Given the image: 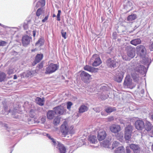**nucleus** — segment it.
I'll return each instance as SVG.
<instances>
[{
    "mask_svg": "<svg viewBox=\"0 0 153 153\" xmlns=\"http://www.w3.org/2000/svg\"><path fill=\"white\" fill-rule=\"evenodd\" d=\"M105 131L103 129H100L98 132L97 139L99 141L104 140L106 137Z\"/></svg>",
    "mask_w": 153,
    "mask_h": 153,
    "instance_id": "14",
    "label": "nucleus"
},
{
    "mask_svg": "<svg viewBox=\"0 0 153 153\" xmlns=\"http://www.w3.org/2000/svg\"><path fill=\"white\" fill-rule=\"evenodd\" d=\"M80 76L82 80L85 82L89 80L91 76V75L84 71L81 72Z\"/></svg>",
    "mask_w": 153,
    "mask_h": 153,
    "instance_id": "13",
    "label": "nucleus"
},
{
    "mask_svg": "<svg viewBox=\"0 0 153 153\" xmlns=\"http://www.w3.org/2000/svg\"><path fill=\"white\" fill-rule=\"evenodd\" d=\"M140 63L138 64L136 67L134 69L135 71L142 74H145L147 71L148 68L147 67V64H145L143 60H141Z\"/></svg>",
    "mask_w": 153,
    "mask_h": 153,
    "instance_id": "3",
    "label": "nucleus"
},
{
    "mask_svg": "<svg viewBox=\"0 0 153 153\" xmlns=\"http://www.w3.org/2000/svg\"><path fill=\"white\" fill-rule=\"evenodd\" d=\"M0 25L3 27H4V25L0 23Z\"/></svg>",
    "mask_w": 153,
    "mask_h": 153,
    "instance_id": "59",
    "label": "nucleus"
},
{
    "mask_svg": "<svg viewBox=\"0 0 153 153\" xmlns=\"http://www.w3.org/2000/svg\"><path fill=\"white\" fill-rule=\"evenodd\" d=\"M44 12V10L42 8H39L37 10L36 14L37 16L39 17Z\"/></svg>",
    "mask_w": 153,
    "mask_h": 153,
    "instance_id": "33",
    "label": "nucleus"
},
{
    "mask_svg": "<svg viewBox=\"0 0 153 153\" xmlns=\"http://www.w3.org/2000/svg\"><path fill=\"white\" fill-rule=\"evenodd\" d=\"M117 33L116 32H113L112 34V37L114 39H116L117 37Z\"/></svg>",
    "mask_w": 153,
    "mask_h": 153,
    "instance_id": "47",
    "label": "nucleus"
},
{
    "mask_svg": "<svg viewBox=\"0 0 153 153\" xmlns=\"http://www.w3.org/2000/svg\"><path fill=\"white\" fill-rule=\"evenodd\" d=\"M41 120L42 121V123H44L46 121V117H42L41 119Z\"/></svg>",
    "mask_w": 153,
    "mask_h": 153,
    "instance_id": "49",
    "label": "nucleus"
},
{
    "mask_svg": "<svg viewBox=\"0 0 153 153\" xmlns=\"http://www.w3.org/2000/svg\"><path fill=\"white\" fill-rule=\"evenodd\" d=\"M115 153H125L124 149L123 146H120L117 148L115 150Z\"/></svg>",
    "mask_w": 153,
    "mask_h": 153,
    "instance_id": "31",
    "label": "nucleus"
},
{
    "mask_svg": "<svg viewBox=\"0 0 153 153\" xmlns=\"http://www.w3.org/2000/svg\"><path fill=\"white\" fill-rule=\"evenodd\" d=\"M61 34L62 37L65 39H66V32L62 30L61 32Z\"/></svg>",
    "mask_w": 153,
    "mask_h": 153,
    "instance_id": "43",
    "label": "nucleus"
},
{
    "mask_svg": "<svg viewBox=\"0 0 153 153\" xmlns=\"http://www.w3.org/2000/svg\"><path fill=\"white\" fill-rule=\"evenodd\" d=\"M58 66L53 63H51L46 68L45 73L46 74H50L55 72L58 69Z\"/></svg>",
    "mask_w": 153,
    "mask_h": 153,
    "instance_id": "5",
    "label": "nucleus"
},
{
    "mask_svg": "<svg viewBox=\"0 0 153 153\" xmlns=\"http://www.w3.org/2000/svg\"><path fill=\"white\" fill-rule=\"evenodd\" d=\"M138 51L140 55V60H143L145 64H147V67L148 68L151 63V59L149 62V59L147 57H146V49L145 47L143 45H139L137 47Z\"/></svg>",
    "mask_w": 153,
    "mask_h": 153,
    "instance_id": "1",
    "label": "nucleus"
},
{
    "mask_svg": "<svg viewBox=\"0 0 153 153\" xmlns=\"http://www.w3.org/2000/svg\"><path fill=\"white\" fill-rule=\"evenodd\" d=\"M31 39V38L27 35L23 36L22 39L23 45L24 46H27L29 44Z\"/></svg>",
    "mask_w": 153,
    "mask_h": 153,
    "instance_id": "16",
    "label": "nucleus"
},
{
    "mask_svg": "<svg viewBox=\"0 0 153 153\" xmlns=\"http://www.w3.org/2000/svg\"><path fill=\"white\" fill-rule=\"evenodd\" d=\"M125 8L129 12L133 9L134 6L131 2L128 1L127 3Z\"/></svg>",
    "mask_w": 153,
    "mask_h": 153,
    "instance_id": "23",
    "label": "nucleus"
},
{
    "mask_svg": "<svg viewBox=\"0 0 153 153\" xmlns=\"http://www.w3.org/2000/svg\"><path fill=\"white\" fill-rule=\"evenodd\" d=\"M130 148L133 150L134 153H139L140 151V147L138 145L131 144L130 145Z\"/></svg>",
    "mask_w": 153,
    "mask_h": 153,
    "instance_id": "19",
    "label": "nucleus"
},
{
    "mask_svg": "<svg viewBox=\"0 0 153 153\" xmlns=\"http://www.w3.org/2000/svg\"><path fill=\"white\" fill-rule=\"evenodd\" d=\"M119 145V143L117 141H114L113 142L112 145V149H113L114 148L117 147Z\"/></svg>",
    "mask_w": 153,
    "mask_h": 153,
    "instance_id": "39",
    "label": "nucleus"
},
{
    "mask_svg": "<svg viewBox=\"0 0 153 153\" xmlns=\"http://www.w3.org/2000/svg\"><path fill=\"white\" fill-rule=\"evenodd\" d=\"M4 111H5L7 112H8L7 107L6 106H4Z\"/></svg>",
    "mask_w": 153,
    "mask_h": 153,
    "instance_id": "51",
    "label": "nucleus"
},
{
    "mask_svg": "<svg viewBox=\"0 0 153 153\" xmlns=\"http://www.w3.org/2000/svg\"><path fill=\"white\" fill-rule=\"evenodd\" d=\"M128 56L131 58H133L135 54V49L131 45L127 46L126 48Z\"/></svg>",
    "mask_w": 153,
    "mask_h": 153,
    "instance_id": "9",
    "label": "nucleus"
},
{
    "mask_svg": "<svg viewBox=\"0 0 153 153\" xmlns=\"http://www.w3.org/2000/svg\"><path fill=\"white\" fill-rule=\"evenodd\" d=\"M56 114L55 111H49L47 113V118L49 119H53L54 117L56 116Z\"/></svg>",
    "mask_w": 153,
    "mask_h": 153,
    "instance_id": "21",
    "label": "nucleus"
},
{
    "mask_svg": "<svg viewBox=\"0 0 153 153\" xmlns=\"http://www.w3.org/2000/svg\"><path fill=\"white\" fill-rule=\"evenodd\" d=\"M137 18V15L135 14H132L129 15L127 18V20L129 22H131Z\"/></svg>",
    "mask_w": 153,
    "mask_h": 153,
    "instance_id": "30",
    "label": "nucleus"
},
{
    "mask_svg": "<svg viewBox=\"0 0 153 153\" xmlns=\"http://www.w3.org/2000/svg\"><path fill=\"white\" fill-rule=\"evenodd\" d=\"M64 104L58 106L54 108L53 109L55 111L56 114L61 115L63 114L65 111L64 107Z\"/></svg>",
    "mask_w": 153,
    "mask_h": 153,
    "instance_id": "12",
    "label": "nucleus"
},
{
    "mask_svg": "<svg viewBox=\"0 0 153 153\" xmlns=\"http://www.w3.org/2000/svg\"><path fill=\"white\" fill-rule=\"evenodd\" d=\"M91 62H92V65L94 67L98 66L102 63L100 57L97 54H94L93 55L91 58Z\"/></svg>",
    "mask_w": 153,
    "mask_h": 153,
    "instance_id": "6",
    "label": "nucleus"
},
{
    "mask_svg": "<svg viewBox=\"0 0 153 153\" xmlns=\"http://www.w3.org/2000/svg\"><path fill=\"white\" fill-rule=\"evenodd\" d=\"M56 16L55 14H53V17H55Z\"/></svg>",
    "mask_w": 153,
    "mask_h": 153,
    "instance_id": "60",
    "label": "nucleus"
},
{
    "mask_svg": "<svg viewBox=\"0 0 153 153\" xmlns=\"http://www.w3.org/2000/svg\"><path fill=\"white\" fill-rule=\"evenodd\" d=\"M40 4H41V6L42 7L45 4V2L43 0H42L41 1H39L37 3L36 6L37 7H38L37 5Z\"/></svg>",
    "mask_w": 153,
    "mask_h": 153,
    "instance_id": "36",
    "label": "nucleus"
},
{
    "mask_svg": "<svg viewBox=\"0 0 153 153\" xmlns=\"http://www.w3.org/2000/svg\"><path fill=\"white\" fill-rule=\"evenodd\" d=\"M116 110L115 107H108L105 109V110L107 113H111Z\"/></svg>",
    "mask_w": 153,
    "mask_h": 153,
    "instance_id": "34",
    "label": "nucleus"
},
{
    "mask_svg": "<svg viewBox=\"0 0 153 153\" xmlns=\"http://www.w3.org/2000/svg\"><path fill=\"white\" fill-rule=\"evenodd\" d=\"M47 134H48L49 135V136L51 137L50 135L48 134H46V133H44L43 135L44 136H46L49 138V137L47 136Z\"/></svg>",
    "mask_w": 153,
    "mask_h": 153,
    "instance_id": "55",
    "label": "nucleus"
},
{
    "mask_svg": "<svg viewBox=\"0 0 153 153\" xmlns=\"http://www.w3.org/2000/svg\"><path fill=\"white\" fill-rule=\"evenodd\" d=\"M141 41L139 38H137L132 40L130 42V43L132 45L135 46L140 44L141 43Z\"/></svg>",
    "mask_w": 153,
    "mask_h": 153,
    "instance_id": "27",
    "label": "nucleus"
},
{
    "mask_svg": "<svg viewBox=\"0 0 153 153\" xmlns=\"http://www.w3.org/2000/svg\"><path fill=\"white\" fill-rule=\"evenodd\" d=\"M61 131L62 133L63 137H66L67 135H71L74 133L73 130H68L67 126L65 124H63L61 127Z\"/></svg>",
    "mask_w": 153,
    "mask_h": 153,
    "instance_id": "4",
    "label": "nucleus"
},
{
    "mask_svg": "<svg viewBox=\"0 0 153 153\" xmlns=\"http://www.w3.org/2000/svg\"><path fill=\"white\" fill-rule=\"evenodd\" d=\"M115 72L116 74L114 77V80L118 82H121L124 73L120 70H116Z\"/></svg>",
    "mask_w": 153,
    "mask_h": 153,
    "instance_id": "8",
    "label": "nucleus"
},
{
    "mask_svg": "<svg viewBox=\"0 0 153 153\" xmlns=\"http://www.w3.org/2000/svg\"><path fill=\"white\" fill-rule=\"evenodd\" d=\"M135 126L136 128L138 130H141L144 128V122L141 120H138L135 122Z\"/></svg>",
    "mask_w": 153,
    "mask_h": 153,
    "instance_id": "15",
    "label": "nucleus"
},
{
    "mask_svg": "<svg viewBox=\"0 0 153 153\" xmlns=\"http://www.w3.org/2000/svg\"><path fill=\"white\" fill-rule=\"evenodd\" d=\"M131 75L134 81L137 83H138L140 79L138 75L136 73H132Z\"/></svg>",
    "mask_w": 153,
    "mask_h": 153,
    "instance_id": "25",
    "label": "nucleus"
},
{
    "mask_svg": "<svg viewBox=\"0 0 153 153\" xmlns=\"http://www.w3.org/2000/svg\"><path fill=\"white\" fill-rule=\"evenodd\" d=\"M149 48L151 51H153V42L150 45Z\"/></svg>",
    "mask_w": 153,
    "mask_h": 153,
    "instance_id": "50",
    "label": "nucleus"
},
{
    "mask_svg": "<svg viewBox=\"0 0 153 153\" xmlns=\"http://www.w3.org/2000/svg\"><path fill=\"white\" fill-rule=\"evenodd\" d=\"M60 122V119L58 117L56 118L53 120V123L55 125L59 124Z\"/></svg>",
    "mask_w": 153,
    "mask_h": 153,
    "instance_id": "38",
    "label": "nucleus"
},
{
    "mask_svg": "<svg viewBox=\"0 0 153 153\" xmlns=\"http://www.w3.org/2000/svg\"><path fill=\"white\" fill-rule=\"evenodd\" d=\"M120 127L119 125L113 124L110 127V131L112 132L116 133L118 132L120 130Z\"/></svg>",
    "mask_w": 153,
    "mask_h": 153,
    "instance_id": "17",
    "label": "nucleus"
},
{
    "mask_svg": "<svg viewBox=\"0 0 153 153\" xmlns=\"http://www.w3.org/2000/svg\"><path fill=\"white\" fill-rule=\"evenodd\" d=\"M93 109L97 112H99L101 110V108L99 107L94 108Z\"/></svg>",
    "mask_w": 153,
    "mask_h": 153,
    "instance_id": "45",
    "label": "nucleus"
},
{
    "mask_svg": "<svg viewBox=\"0 0 153 153\" xmlns=\"http://www.w3.org/2000/svg\"><path fill=\"white\" fill-rule=\"evenodd\" d=\"M61 11L60 10H58V13L57 15V20L58 21L60 20V16Z\"/></svg>",
    "mask_w": 153,
    "mask_h": 153,
    "instance_id": "41",
    "label": "nucleus"
},
{
    "mask_svg": "<svg viewBox=\"0 0 153 153\" xmlns=\"http://www.w3.org/2000/svg\"><path fill=\"white\" fill-rule=\"evenodd\" d=\"M47 136L49 137V139L51 141V142H52V144L53 145L54 147L58 149L60 153H66V149L63 144L58 141H56L53 138L51 137L48 134H47Z\"/></svg>",
    "mask_w": 153,
    "mask_h": 153,
    "instance_id": "2",
    "label": "nucleus"
},
{
    "mask_svg": "<svg viewBox=\"0 0 153 153\" xmlns=\"http://www.w3.org/2000/svg\"><path fill=\"white\" fill-rule=\"evenodd\" d=\"M43 55L42 54H37L35 60L33 62L35 64L39 62L42 59Z\"/></svg>",
    "mask_w": 153,
    "mask_h": 153,
    "instance_id": "26",
    "label": "nucleus"
},
{
    "mask_svg": "<svg viewBox=\"0 0 153 153\" xmlns=\"http://www.w3.org/2000/svg\"><path fill=\"white\" fill-rule=\"evenodd\" d=\"M88 140L91 143L93 144H95L97 142V137L94 135H90L89 137Z\"/></svg>",
    "mask_w": 153,
    "mask_h": 153,
    "instance_id": "22",
    "label": "nucleus"
},
{
    "mask_svg": "<svg viewBox=\"0 0 153 153\" xmlns=\"http://www.w3.org/2000/svg\"><path fill=\"white\" fill-rule=\"evenodd\" d=\"M133 128L132 126L130 124L127 126L125 131V138L126 140H130Z\"/></svg>",
    "mask_w": 153,
    "mask_h": 153,
    "instance_id": "7",
    "label": "nucleus"
},
{
    "mask_svg": "<svg viewBox=\"0 0 153 153\" xmlns=\"http://www.w3.org/2000/svg\"><path fill=\"white\" fill-rule=\"evenodd\" d=\"M144 93V90L143 89H142L140 91V93L142 94H143Z\"/></svg>",
    "mask_w": 153,
    "mask_h": 153,
    "instance_id": "53",
    "label": "nucleus"
},
{
    "mask_svg": "<svg viewBox=\"0 0 153 153\" xmlns=\"http://www.w3.org/2000/svg\"><path fill=\"white\" fill-rule=\"evenodd\" d=\"M3 126H4L5 127L7 128V125L6 124H4Z\"/></svg>",
    "mask_w": 153,
    "mask_h": 153,
    "instance_id": "58",
    "label": "nucleus"
},
{
    "mask_svg": "<svg viewBox=\"0 0 153 153\" xmlns=\"http://www.w3.org/2000/svg\"><path fill=\"white\" fill-rule=\"evenodd\" d=\"M73 105V103L71 102H68L67 103V108L70 110L71 108V106Z\"/></svg>",
    "mask_w": 153,
    "mask_h": 153,
    "instance_id": "37",
    "label": "nucleus"
},
{
    "mask_svg": "<svg viewBox=\"0 0 153 153\" xmlns=\"http://www.w3.org/2000/svg\"><path fill=\"white\" fill-rule=\"evenodd\" d=\"M152 133H153V131H152Z\"/></svg>",
    "mask_w": 153,
    "mask_h": 153,
    "instance_id": "64",
    "label": "nucleus"
},
{
    "mask_svg": "<svg viewBox=\"0 0 153 153\" xmlns=\"http://www.w3.org/2000/svg\"><path fill=\"white\" fill-rule=\"evenodd\" d=\"M48 15L47 16H46L44 19L42 20V22H46L47 20L48 19Z\"/></svg>",
    "mask_w": 153,
    "mask_h": 153,
    "instance_id": "46",
    "label": "nucleus"
},
{
    "mask_svg": "<svg viewBox=\"0 0 153 153\" xmlns=\"http://www.w3.org/2000/svg\"><path fill=\"white\" fill-rule=\"evenodd\" d=\"M124 85L125 87L132 89L136 85L132 83V80L128 77H126L125 79Z\"/></svg>",
    "mask_w": 153,
    "mask_h": 153,
    "instance_id": "11",
    "label": "nucleus"
},
{
    "mask_svg": "<svg viewBox=\"0 0 153 153\" xmlns=\"http://www.w3.org/2000/svg\"><path fill=\"white\" fill-rule=\"evenodd\" d=\"M106 65L108 67L113 69L118 66V63L113 59H109L106 61Z\"/></svg>",
    "mask_w": 153,
    "mask_h": 153,
    "instance_id": "10",
    "label": "nucleus"
},
{
    "mask_svg": "<svg viewBox=\"0 0 153 153\" xmlns=\"http://www.w3.org/2000/svg\"><path fill=\"white\" fill-rule=\"evenodd\" d=\"M84 69L91 73H96L98 71L99 69L97 68L86 65L84 67Z\"/></svg>",
    "mask_w": 153,
    "mask_h": 153,
    "instance_id": "18",
    "label": "nucleus"
},
{
    "mask_svg": "<svg viewBox=\"0 0 153 153\" xmlns=\"http://www.w3.org/2000/svg\"><path fill=\"white\" fill-rule=\"evenodd\" d=\"M123 58V59H125L126 60H127L128 59V58H126V56L123 55L122 56Z\"/></svg>",
    "mask_w": 153,
    "mask_h": 153,
    "instance_id": "52",
    "label": "nucleus"
},
{
    "mask_svg": "<svg viewBox=\"0 0 153 153\" xmlns=\"http://www.w3.org/2000/svg\"><path fill=\"white\" fill-rule=\"evenodd\" d=\"M69 137V136H67V137Z\"/></svg>",
    "mask_w": 153,
    "mask_h": 153,
    "instance_id": "63",
    "label": "nucleus"
},
{
    "mask_svg": "<svg viewBox=\"0 0 153 153\" xmlns=\"http://www.w3.org/2000/svg\"><path fill=\"white\" fill-rule=\"evenodd\" d=\"M126 153H132L130 151L129 147H127L126 149Z\"/></svg>",
    "mask_w": 153,
    "mask_h": 153,
    "instance_id": "48",
    "label": "nucleus"
},
{
    "mask_svg": "<svg viewBox=\"0 0 153 153\" xmlns=\"http://www.w3.org/2000/svg\"><path fill=\"white\" fill-rule=\"evenodd\" d=\"M88 109V107L84 105H81L79 109V112L81 113L86 111Z\"/></svg>",
    "mask_w": 153,
    "mask_h": 153,
    "instance_id": "28",
    "label": "nucleus"
},
{
    "mask_svg": "<svg viewBox=\"0 0 153 153\" xmlns=\"http://www.w3.org/2000/svg\"><path fill=\"white\" fill-rule=\"evenodd\" d=\"M140 86H139V85H138L137 86V88L138 89H139L140 88Z\"/></svg>",
    "mask_w": 153,
    "mask_h": 153,
    "instance_id": "61",
    "label": "nucleus"
},
{
    "mask_svg": "<svg viewBox=\"0 0 153 153\" xmlns=\"http://www.w3.org/2000/svg\"><path fill=\"white\" fill-rule=\"evenodd\" d=\"M43 39L42 38L40 39L36 43V44H39L40 46H41L43 44Z\"/></svg>",
    "mask_w": 153,
    "mask_h": 153,
    "instance_id": "40",
    "label": "nucleus"
},
{
    "mask_svg": "<svg viewBox=\"0 0 153 153\" xmlns=\"http://www.w3.org/2000/svg\"><path fill=\"white\" fill-rule=\"evenodd\" d=\"M17 76L16 75H14V76L13 79H17Z\"/></svg>",
    "mask_w": 153,
    "mask_h": 153,
    "instance_id": "57",
    "label": "nucleus"
},
{
    "mask_svg": "<svg viewBox=\"0 0 153 153\" xmlns=\"http://www.w3.org/2000/svg\"><path fill=\"white\" fill-rule=\"evenodd\" d=\"M5 74L2 72H0V82H1L3 81L5 78Z\"/></svg>",
    "mask_w": 153,
    "mask_h": 153,
    "instance_id": "35",
    "label": "nucleus"
},
{
    "mask_svg": "<svg viewBox=\"0 0 153 153\" xmlns=\"http://www.w3.org/2000/svg\"><path fill=\"white\" fill-rule=\"evenodd\" d=\"M30 20H27L23 24V27L25 30H27L28 28L29 25L31 24Z\"/></svg>",
    "mask_w": 153,
    "mask_h": 153,
    "instance_id": "29",
    "label": "nucleus"
},
{
    "mask_svg": "<svg viewBox=\"0 0 153 153\" xmlns=\"http://www.w3.org/2000/svg\"><path fill=\"white\" fill-rule=\"evenodd\" d=\"M39 66H40V68H42L43 66V65L42 64H40L39 65Z\"/></svg>",
    "mask_w": 153,
    "mask_h": 153,
    "instance_id": "56",
    "label": "nucleus"
},
{
    "mask_svg": "<svg viewBox=\"0 0 153 153\" xmlns=\"http://www.w3.org/2000/svg\"><path fill=\"white\" fill-rule=\"evenodd\" d=\"M14 70L13 69L9 68L8 71L7 73L9 74H11L13 73Z\"/></svg>",
    "mask_w": 153,
    "mask_h": 153,
    "instance_id": "42",
    "label": "nucleus"
},
{
    "mask_svg": "<svg viewBox=\"0 0 153 153\" xmlns=\"http://www.w3.org/2000/svg\"><path fill=\"white\" fill-rule=\"evenodd\" d=\"M36 72L33 70L28 71L27 72L26 76L27 77H30L33 76Z\"/></svg>",
    "mask_w": 153,
    "mask_h": 153,
    "instance_id": "32",
    "label": "nucleus"
},
{
    "mask_svg": "<svg viewBox=\"0 0 153 153\" xmlns=\"http://www.w3.org/2000/svg\"><path fill=\"white\" fill-rule=\"evenodd\" d=\"M6 42L3 41H0V46H3L6 45Z\"/></svg>",
    "mask_w": 153,
    "mask_h": 153,
    "instance_id": "44",
    "label": "nucleus"
},
{
    "mask_svg": "<svg viewBox=\"0 0 153 153\" xmlns=\"http://www.w3.org/2000/svg\"><path fill=\"white\" fill-rule=\"evenodd\" d=\"M145 122L144 128L147 131H151L153 128V125L149 122L146 120L145 121Z\"/></svg>",
    "mask_w": 153,
    "mask_h": 153,
    "instance_id": "20",
    "label": "nucleus"
},
{
    "mask_svg": "<svg viewBox=\"0 0 153 153\" xmlns=\"http://www.w3.org/2000/svg\"><path fill=\"white\" fill-rule=\"evenodd\" d=\"M152 119H153V114L152 115Z\"/></svg>",
    "mask_w": 153,
    "mask_h": 153,
    "instance_id": "62",
    "label": "nucleus"
},
{
    "mask_svg": "<svg viewBox=\"0 0 153 153\" xmlns=\"http://www.w3.org/2000/svg\"><path fill=\"white\" fill-rule=\"evenodd\" d=\"M36 103L40 106H42L44 105V98H41L39 97H37L35 99Z\"/></svg>",
    "mask_w": 153,
    "mask_h": 153,
    "instance_id": "24",
    "label": "nucleus"
},
{
    "mask_svg": "<svg viewBox=\"0 0 153 153\" xmlns=\"http://www.w3.org/2000/svg\"><path fill=\"white\" fill-rule=\"evenodd\" d=\"M36 30H33V36L34 37L36 35Z\"/></svg>",
    "mask_w": 153,
    "mask_h": 153,
    "instance_id": "54",
    "label": "nucleus"
}]
</instances>
